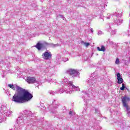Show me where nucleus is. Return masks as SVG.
<instances>
[{
    "instance_id": "423d86ee",
    "label": "nucleus",
    "mask_w": 130,
    "mask_h": 130,
    "mask_svg": "<svg viewBox=\"0 0 130 130\" xmlns=\"http://www.w3.org/2000/svg\"><path fill=\"white\" fill-rule=\"evenodd\" d=\"M44 46L43 44L39 42L36 45L35 47H36V48H37L38 50H41V49L43 48Z\"/></svg>"
},
{
    "instance_id": "f257e3e1",
    "label": "nucleus",
    "mask_w": 130,
    "mask_h": 130,
    "mask_svg": "<svg viewBox=\"0 0 130 130\" xmlns=\"http://www.w3.org/2000/svg\"><path fill=\"white\" fill-rule=\"evenodd\" d=\"M8 86L13 91H16L12 97V101L15 103H25L30 101L33 98V95L24 88L17 85L15 88L13 84H9Z\"/></svg>"
},
{
    "instance_id": "9b49d317",
    "label": "nucleus",
    "mask_w": 130,
    "mask_h": 130,
    "mask_svg": "<svg viewBox=\"0 0 130 130\" xmlns=\"http://www.w3.org/2000/svg\"><path fill=\"white\" fill-rule=\"evenodd\" d=\"M119 59L118 58H117L115 61L116 64H119Z\"/></svg>"
},
{
    "instance_id": "20e7f679",
    "label": "nucleus",
    "mask_w": 130,
    "mask_h": 130,
    "mask_svg": "<svg viewBox=\"0 0 130 130\" xmlns=\"http://www.w3.org/2000/svg\"><path fill=\"white\" fill-rule=\"evenodd\" d=\"M26 82L28 84H33V83H35L36 82V79L35 77H28L26 79Z\"/></svg>"
},
{
    "instance_id": "39448f33",
    "label": "nucleus",
    "mask_w": 130,
    "mask_h": 130,
    "mask_svg": "<svg viewBox=\"0 0 130 130\" xmlns=\"http://www.w3.org/2000/svg\"><path fill=\"white\" fill-rule=\"evenodd\" d=\"M117 80H118L117 84H122L123 83V79L122 78L121 75L119 73L117 74Z\"/></svg>"
},
{
    "instance_id": "f8f14e48",
    "label": "nucleus",
    "mask_w": 130,
    "mask_h": 130,
    "mask_svg": "<svg viewBox=\"0 0 130 130\" xmlns=\"http://www.w3.org/2000/svg\"><path fill=\"white\" fill-rule=\"evenodd\" d=\"M90 44V43H84V45L86 47H88V46H89Z\"/></svg>"
},
{
    "instance_id": "0eeeda50",
    "label": "nucleus",
    "mask_w": 130,
    "mask_h": 130,
    "mask_svg": "<svg viewBox=\"0 0 130 130\" xmlns=\"http://www.w3.org/2000/svg\"><path fill=\"white\" fill-rule=\"evenodd\" d=\"M69 74L71 76L75 75L78 73V71L74 69H70L69 70Z\"/></svg>"
},
{
    "instance_id": "7ed1b4c3",
    "label": "nucleus",
    "mask_w": 130,
    "mask_h": 130,
    "mask_svg": "<svg viewBox=\"0 0 130 130\" xmlns=\"http://www.w3.org/2000/svg\"><path fill=\"white\" fill-rule=\"evenodd\" d=\"M121 101H122V103L123 105H125L127 104V102H129L130 101V98L127 97L126 96H122L121 98Z\"/></svg>"
},
{
    "instance_id": "ddd939ff",
    "label": "nucleus",
    "mask_w": 130,
    "mask_h": 130,
    "mask_svg": "<svg viewBox=\"0 0 130 130\" xmlns=\"http://www.w3.org/2000/svg\"><path fill=\"white\" fill-rule=\"evenodd\" d=\"M73 114V112L72 111H70L69 112V114Z\"/></svg>"
},
{
    "instance_id": "6e6552de",
    "label": "nucleus",
    "mask_w": 130,
    "mask_h": 130,
    "mask_svg": "<svg viewBox=\"0 0 130 130\" xmlns=\"http://www.w3.org/2000/svg\"><path fill=\"white\" fill-rule=\"evenodd\" d=\"M97 49L99 51H105V47H104V46H101V48H100V47H97Z\"/></svg>"
},
{
    "instance_id": "4468645a",
    "label": "nucleus",
    "mask_w": 130,
    "mask_h": 130,
    "mask_svg": "<svg viewBox=\"0 0 130 130\" xmlns=\"http://www.w3.org/2000/svg\"><path fill=\"white\" fill-rule=\"evenodd\" d=\"M72 88H77V87H76L75 85H72Z\"/></svg>"
},
{
    "instance_id": "2eb2a0df",
    "label": "nucleus",
    "mask_w": 130,
    "mask_h": 130,
    "mask_svg": "<svg viewBox=\"0 0 130 130\" xmlns=\"http://www.w3.org/2000/svg\"><path fill=\"white\" fill-rule=\"evenodd\" d=\"M46 44H48V43H46Z\"/></svg>"
},
{
    "instance_id": "1a4fd4ad",
    "label": "nucleus",
    "mask_w": 130,
    "mask_h": 130,
    "mask_svg": "<svg viewBox=\"0 0 130 130\" xmlns=\"http://www.w3.org/2000/svg\"><path fill=\"white\" fill-rule=\"evenodd\" d=\"M123 106L126 108V111H128L130 113V107L128 106V104L124 105Z\"/></svg>"
},
{
    "instance_id": "f03ea898",
    "label": "nucleus",
    "mask_w": 130,
    "mask_h": 130,
    "mask_svg": "<svg viewBox=\"0 0 130 130\" xmlns=\"http://www.w3.org/2000/svg\"><path fill=\"white\" fill-rule=\"evenodd\" d=\"M42 56L44 59H46V60H47L51 58L52 54H51V52H45L44 53H43Z\"/></svg>"
},
{
    "instance_id": "9d476101",
    "label": "nucleus",
    "mask_w": 130,
    "mask_h": 130,
    "mask_svg": "<svg viewBox=\"0 0 130 130\" xmlns=\"http://www.w3.org/2000/svg\"><path fill=\"white\" fill-rule=\"evenodd\" d=\"M124 89H125V85H124V83H123L122 84V87L120 88V89L121 90V91H124Z\"/></svg>"
}]
</instances>
